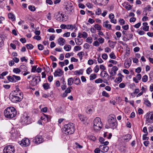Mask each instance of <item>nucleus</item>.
<instances>
[{
    "mask_svg": "<svg viewBox=\"0 0 153 153\" xmlns=\"http://www.w3.org/2000/svg\"><path fill=\"white\" fill-rule=\"evenodd\" d=\"M105 51L106 53H109L111 52V49L108 47L105 48Z\"/></svg>",
    "mask_w": 153,
    "mask_h": 153,
    "instance_id": "0e129e2a",
    "label": "nucleus"
},
{
    "mask_svg": "<svg viewBox=\"0 0 153 153\" xmlns=\"http://www.w3.org/2000/svg\"><path fill=\"white\" fill-rule=\"evenodd\" d=\"M94 72L95 73H97L99 70V68L98 65H96V66L94 68Z\"/></svg>",
    "mask_w": 153,
    "mask_h": 153,
    "instance_id": "c03bdc74",
    "label": "nucleus"
},
{
    "mask_svg": "<svg viewBox=\"0 0 153 153\" xmlns=\"http://www.w3.org/2000/svg\"><path fill=\"white\" fill-rule=\"evenodd\" d=\"M118 68L116 66L113 67L111 69L108 70V72L110 75V76H114L116 75L117 71Z\"/></svg>",
    "mask_w": 153,
    "mask_h": 153,
    "instance_id": "6e6552de",
    "label": "nucleus"
},
{
    "mask_svg": "<svg viewBox=\"0 0 153 153\" xmlns=\"http://www.w3.org/2000/svg\"><path fill=\"white\" fill-rule=\"evenodd\" d=\"M146 121L147 123H153V112H151L146 113Z\"/></svg>",
    "mask_w": 153,
    "mask_h": 153,
    "instance_id": "0eeeda50",
    "label": "nucleus"
},
{
    "mask_svg": "<svg viewBox=\"0 0 153 153\" xmlns=\"http://www.w3.org/2000/svg\"><path fill=\"white\" fill-rule=\"evenodd\" d=\"M13 72L16 74H19L21 71L20 68H14L13 70Z\"/></svg>",
    "mask_w": 153,
    "mask_h": 153,
    "instance_id": "473e14b6",
    "label": "nucleus"
},
{
    "mask_svg": "<svg viewBox=\"0 0 153 153\" xmlns=\"http://www.w3.org/2000/svg\"><path fill=\"white\" fill-rule=\"evenodd\" d=\"M92 72L91 68L90 67H89L87 68L86 70L87 74H90Z\"/></svg>",
    "mask_w": 153,
    "mask_h": 153,
    "instance_id": "052dcab7",
    "label": "nucleus"
},
{
    "mask_svg": "<svg viewBox=\"0 0 153 153\" xmlns=\"http://www.w3.org/2000/svg\"><path fill=\"white\" fill-rule=\"evenodd\" d=\"M109 56L111 59H115L116 58V56H115L113 52H111Z\"/></svg>",
    "mask_w": 153,
    "mask_h": 153,
    "instance_id": "864d4df0",
    "label": "nucleus"
},
{
    "mask_svg": "<svg viewBox=\"0 0 153 153\" xmlns=\"http://www.w3.org/2000/svg\"><path fill=\"white\" fill-rule=\"evenodd\" d=\"M117 123L115 116L114 114H111L108 117V124L105 125L106 128H111L113 129L117 127Z\"/></svg>",
    "mask_w": 153,
    "mask_h": 153,
    "instance_id": "f03ea898",
    "label": "nucleus"
},
{
    "mask_svg": "<svg viewBox=\"0 0 153 153\" xmlns=\"http://www.w3.org/2000/svg\"><path fill=\"white\" fill-rule=\"evenodd\" d=\"M131 65V61H127L124 64V66L126 68H128Z\"/></svg>",
    "mask_w": 153,
    "mask_h": 153,
    "instance_id": "72a5a7b5",
    "label": "nucleus"
},
{
    "mask_svg": "<svg viewBox=\"0 0 153 153\" xmlns=\"http://www.w3.org/2000/svg\"><path fill=\"white\" fill-rule=\"evenodd\" d=\"M84 55V53L82 51L80 52L77 54V56L79 57L80 60L82 59L83 56Z\"/></svg>",
    "mask_w": 153,
    "mask_h": 153,
    "instance_id": "2f4dec72",
    "label": "nucleus"
},
{
    "mask_svg": "<svg viewBox=\"0 0 153 153\" xmlns=\"http://www.w3.org/2000/svg\"><path fill=\"white\" fill-rule=\"evenodd\" d=\"M148 76L146 75H145L142 77V81L143 82H146L148 80Z\"/></svg>",
    "mask_w": 153,
    "mask_h": 153,
    "instance_id": "ea45409f",
    "label": "nucleus"
},
{
    "mask_svg": "<svg viewBox=\"0 0 153 153\" xmlns=\"http://www.w3.org/2000/svg\"><path fill=\"white\" fill-rule=\"evenodd\" d=\"M75 40L76 44L77 45H81L82 43V39L77 38H75Z\"/></svg>",
    "mask_w": 153,
    "mask_h": 153,
    "instance_id": "cd10ccee",
    "label": "nucleus"
},
{
    "mask_svg": "<svg viewBox=\"0 0 153 153\" xmlns=\"http://www.w3.org/2000/svg\"><path fill=\"white\" fill-rule=\"evenodd\" d=\"M94 27L96 29L98 30H100L101 29V26L98 24L95 25Z\"/></svg>",
    "mask_w": 153,
    "mask_h": 153,
    "instance_id": "5fc2aeb1",
    "label": "nucleus"
},
{
    "mask_svg": "<svg viewBox=\"0 0 153 153\" xmlns=\"http://www.w3.org/2000/svg\"><path fill=\"white\" fill-rule=\"evenodd\" d=\"M17 114L16 109L13 107L7 108L4 111V115L7 118H12L15 117Z\"/></svg>",
    "mask_w": 153,
    "mask_h": 153,
    "instance_id": "7ed1b4c3",
    "label": "nucleus"
},
{
    "mask_svg": "<svg viewBox=\"0 0 153 153\" xmlns=\"http://www.w3.org/2000/svg\"><path fill=\"white\" fill-rule=\"evenodd\" d=\"M21 71H23V72L27 71V66L24 65H21L20 66L19 68Z\"/></svg>",
    "mask_w": 153,
    "mask_h": 153,
    "instance_id": "5701e85b",
    "label": "nucleus"
},
{
    "mask_svg": "<svg viewBox=\"0 0 153 153\" xmlns=\"http://www.w3.org/2000/svg\"><path fill=\"white\" fill-rule=\"evenodd\" d=\"M62 15V13H60V12H59L55 14L54 16L55 18L57 21H61V18Z\"/></svg>",
    "mask_w": 153,
    "mask_h": 153,
    "instance_id": "f3484780",
    "label": "nucleus"
},
{
    "mask_svg": "<svg viewBox=\"0 0 153 153\" xmlns=\"http://www.w3.org/2000/svg\"><path fill=\"white\" fill-rule=\"evenodd\" d=\"M74 79L72 77L68 78V85L71 86L73 84Z\"/></svg>",
    "mask_w": 153,
    "mask_h": 153,
    "instance_id": "bb28decb",
    "label": "nucleus"
},
{
    "mask_svg": "<svg viewBox=\"0 0 153 153\" xmlns=\"http://www.w3.org/2000/svg\"><path fill=\"white\" fill-rule=\"evenodd\" d=\"M43 138L42 136L40 135H38L33 140V142L37 144L42 143L43 142Z\"/></svg>",
    "mask_w": 153,
    "mask_h": 153,
    "instance_id": "1a4fd4ad",
    "label": "nucleus"
},
{
    "mask_svg": "<svg viewBox=\"0 0 153 153\" xmlns=\"http://www.w3.org/2000/svg\"><path fill=\"white\" fill-rule=\"evenodd\" d=\"M8 17L9 19H11L12 21H14L15 20V16L12 13H9L8 14Z\"/></svg>",
    "mask_w": 153,
    "mask_h": 153,
    "instance_id": "a878e982",
    "label": "nucleus"
},
{
    "mask_svg": "<svg viewBox=\"0 0 153 153\" xmlns=\"http://www.w3.org/2000/svg\"><path fill=\"white\" fill-rule=\"evenodd\" d=\"M63 72L60 69H58L54 73V76H60L63 74Z\"/></svg>",
    "mask_w": 153,
    "mask_h": 153,
    "instance_id": "4468645a",
    "label": "nucleus"
},
{
    "mask_svg": "<svg viewBox=\"0 0 153 153\" xmlns=\"http://www.w3.org/2000/svg\"><path fill=\"white\" fill-rule=\"evenodd\" d=\"M66 9L69 12L70 14H72L74 12V8L72 5L66 6Z\"/></svg>",
    "mask_w": 153,
    "mask_h": 153,
    "instance_id": "dca6fc26",
    "label": "nucleus"
},
{
    "mask_svg": "<svg viewBox=\"0 0 153 153\" xmlns=\"http://www.w3.org/2000/svg\"><path fill=\"white\" fill-rule=\"evenodd\" d=\"M98 40L100 44H102L104 43L105 39L102 37H100L98 39Z\"/></svg>",
    "mask_w": 153,
    "mask_h": 153,
    "instance_id": "3c124183",
    "label": "nucleus"
},
{
    "mask_svg": "<svg viewBox=\"0 0 153 153\" xmlns=\"http://www.w3.org/2000/svg\"><path fill=\"white\" fill-rule=\"evenodd\" d=\"M103 82V80L102 79L100 78H99L97 79H96L95 81V82L96 83H102Z\"/></svg>",
    "mask_w": 153,
    "mask_h": 153,
    "instance_id": "13d9d810",
    "label": "nucleus"
},
{
    "mask_svg": "<svg viewBox=\"0 0 153 153\" xmlns=\"http://www.w3.org/2000/svg\"><path fill=\"white\" fill-rule=\"evenodd\" d=\"M100 76L105 80L109 79V76L106 71H102L100 74Z\"/></svg>",
    "mask_w": 153,
    "mask_h": 153,
    "instance_id": "9b49d317",
    "label": "nucleus"
},
{
    "mask_svg": "<svg viewBox=\"0 0 153 153\" xmlns=\"http://www.w3.org/2000/svg\"><path fill=\"white\" fill-rule=\"evenodd\" d=\"M86 42L88 43L91 44L93 42L92 38L91 37H88L86 39Z\"/></svg>",
    "mask_w": 153,
    "mask_h": 153,
    "instance_id": "4c0bfd02",
    "label": "nucleus"
},
{
    "mask_svg": "<svg viewBox=\"0 0 153 153\" xmlns=\"http://www.w3.org/2000/svg\"><path fill=\"white\" fill-rule=\"evenodd\" d=\"M66 29H71V30H72L74 29L73 26L72 25H66Z\"/></svg>",
    "mask_w": 153,
    "mask_h": 153,
    "instance_id": "49530a36",
    "label": "nucleus"
},
{
    "mask_svg": "<svg viewBox=\"0 0 153 153\" xmlns=\"http://www.w3.org/2000/svg\"><path fill=\"white\" fill-rule=\"evenodd\" d=\"M101 12V11L100 8H98L97 10V11L95 12V13L96 15H99Z\"/></svg>",
    "mask_w": 153,
    "mask_h": 153,
    "instance_id": "bf43d9fd",
    "label": "nucleus"
},
{
    "mask_svg": "<svg viewBox=\"0 0 153 153\" xmlns=\"http://www.w3.org/2000/svg\"><path fill=\"white\" fill-rule=\"evenodd\" d=\"M28 9L32 11H34L36 10L34 6L31 5L29 6Z\"/></svg>",
    "mask_w": 153,
    "mask_h": 153,
    "instance_id": "8fccbe9b",
    "label": "nucleus"
},
{
    "mask_svg": "<svg viewBox=\"0 0 153 153\" xmlns=\"http://www.w3.org/2000/svg\"><path fill=\"white\" fill-rule=\"evenodd\" d=\"M116 35L118 38H119L121 36V33L120 32H117L116 33Z\"/></svg>",
    "mask_w": 153,
    "mask_h": 153,
    "instance_id": "680f3d73",
    "label": "nucleus"
},
{
    "mask_svg": "<svg viewBox=\"0 0 153 153\" xmlns=\"http://www.w3.org/2000/svg\"><path fill=\"white\" fill-rule=\"evenodd\" d=\"M74 83L76 85H79L80 83V80L79 78L75 77Z\"/></svg>",
    "mask_w": 153,
    "mask_h": 153,
    "instance_id": "c756f323",
    "label": "nucleus"
},
{
    "mask_svg": "<svg viewBox=\"0 0 153 153\" xmlns=\"http://www.w3.org/2000/svg\"><path fill=\"white\" fill-rule=\"evenodd\" d=\"M102 95L107 98L109 97V94L105 91H102Z\"/></svg>",
    "mask_w": 153,
    "mask_h": 153,
    "instance_id": "58836bf2",
    "label": "nucleus"
},
{
    "mask_svg": "<svg viewBox=\"0 0 153 153\" xmlns=\"http://www.w3.org/2000/svg\"><path fill=\"white\" fill-rule=\"evenodd\" d=\"M119 22L120 23V25H123L125 24V20L122 19H120Z\"/></svg>",
    "mask_w": 153,
    "mask_h": 153,
    "instance_id": "37998d69",
    "label": "nucleus"
},
{
    "mask_svg": "<svg viewBox=\"0 0 153 153\" xmlns=\"http://www.w3.org/2000/svg\"><path fill=\"white\" fill-rule=\"evenodd\" d=\"M7 79L10 82H16V81H15V79H14V78L13 76H9L7 77Z\"/></svg>",
    "mask_w": 153,
    "mask_h": 153,
    "instance_id": "c85d7f7f",
    "label": "nucleus"
},
{
    "mask_svg": "<svg viewBox=\"0 0 153 153\" xmlns=\"http://www.w3.org/2000/svg\"><path fill=\"white\" fill-rule=\"evenodd\" d=\"M15 151L14 147L12 145H8L5 147L3 150L4 153H14Z\"/></svg>",
    "mask_w": 153,
    "mask_h": 153,
    "instance_id": "423d86ee",
    "label": "nucleus"
},
{
    "mask_svg": "<svg viewBox=\"0 0 153 153\" xmlns=\"http://www.w3.org/2000/svg\"><path fill=\"white\" fill-rule=\"evenodd\" d=\"M75 130L74 125L71 123L65 125L63 128V131L66 134H72Z\"/></svg>",
    "mask_w": 153,
    "mask_h": 153,
    "instance_id": "20e7f679",
    "label": "nucleus"
},
{
    "mask_svg": "<svg viewBox=\"0 0 153 153\" xmlns=\"http://www.w3.org/2000/svg\"><path fill=\"white\" fill-rule=\"evenodd\" d=\"M88 63L89 65H92L94 63V61L92 59H89L88 61Z\"/></svg>",
    "mask_w": 153,
    "mask_h": 153,
    "instance_id": "774afa93",
    "label": "nucleus"
},
{
    "mask_svg": "<svg viewBox=\"0 0 153 153\" xmlns=\"http://www.w3.org/2000/svg\"><path fill=\"white\" fill-rule=\"evenodd\" d=\"M82 37L84 38H86L88 37L87 33L85 32H83L82 34Z\"/></svg>",
    "mask_w": 153,
    "mask_h": 153,
    "instance_id": "09e8293b",
    "label": "nucleus"
},
{
    "mask_svg": "<svg viewBox=\"0 0 153 153\" xmlns=\"http://www.w3.org/2000/svg\"><path fill=\"white\" fill-rule=\"evenodd\" d=\"M122 28L125 30H127L129 28L128 25L123 26L122 27Z\"/></svg>",
    "mask_w": 153,
    "mask_h": 153,
    "instance_id": "69168bd1",
    "label": "nucleus"
},
{
    "mask_svg": "<svg viewBox=\"0 0 153 153\" xmlns=\"http://www.w3.org/2000/svg\"><path fill=\"white\" fill-rule=\"evenodd\" d=\"M144 104L148 107L151 106V103L147 99H144Z\"/></svg>",
    "mask_w": 153,
    "mask_h": 153,
    "instance_id": "393cba45",
    "label": "nucleus"
},
{
    "mask_svg": "<svg viewBox=\"0 0 153 153\" xmlns=\"http://www.w3.org/2000/svg\"><path fill=\"white\" fill-rule=\"evenodd\" d=\"M122 78L121 76H119L116 79L117 82H120L122 81Z\"/></svg>",
    "mask_w": 153,
    "mask_h": 153,
    "instance_id": "6e6d98bb",
    "label": "nucleus"
},
{
    "mask_svg": "<svg viewBox=\"0 0 153 153\" xmlns=\"http://www.w3.org/2000/svg\"><path fill=\"white\" fill-rule=\"evenodd\" d=\"M9 97L12 102L16 103L22 100L23 97V95L22 93L12 91L10 94Z\"/></svg>",
    "mask_w": 153,
    "mask_h": 153,
    "instance_id": "f257e3e1",
    "label": "nucleus"
},
{
    "mask_svg": "<svg viewBox=\"0 0 153 153\" xmlns=\"http://www.w3.org/2000/svg\"><path fill=\"white\" fill-rule=\"evenodd\" d=\"M50 58L52 60V61H56L57 60V59L54 56H50Z\"/></svg>",
    "mask_w": 153,
    "mask_h": 153,
    "instance_id": "338daca9",
    "label": "nucleus"
},
{
    "mask_svg": "<svg viewBox=\"0 0 153 153\" xmlns=\"http://www.w3.org/2000/svg\"><path fill=\"white\" fill-rule=\"evenodd\" d=\"M43 86L45 90H47L50 88V85L48 83H45L43 84Z\"/></svg>",
    "mask_w": 153,
    "mask_h": 153,
    "instance_id": "f704fd0d",
    "label": "nucleus"
},
{
    "mask_svg": "<svg viewBox=\"0 0 153 153\" xmlns=\"http://www.w3.org/2000/svg\"><path fill=\"white\" fill-rule=\"evenodd\" d=\"M123 4L124 7L127 10H130L131 9V5L129 4L128 2H125Z\"/></svg>",
    "mask_w": 153,
    "mask_h": 153,
    "instance_id": "412c9836",
    "label": "nucleus"
},
{
    "mask_svg": "<svg viewBox=\"0 0 153 153\" xmlns=\"http://www.w3.org/2000/svg\"><path fill=\"white\" fill-rule=\"evenodd\" d=\"M38 47L39 49L41 51L43 50L44 48L43 45L41 44L38 45Z\"/></svg>",
    "mask_w": 153,
    "mask_h": 153,
    "instance_id": "e2e57ef3",
    "label": "nucleus"
},
{
    "mask_svg": "<svg viewBox=\"0 0 153 153\" xmlns=\"http://www.w3.org/2000/svg\"><path fill=\"white\" fill-rule=\"evenodd\" d=\"M41 119L42 120H44L45 122H48L51 119L50 116L43 114V115L41 117Z\"/></svg>",
    "mask_w": 153,
    "mask_h": 153,
    "instance_id": "ddd939ff",
    "label": "nucleus"
},
{
    "mask_svg": "<svg viewBox=\"0 0 153 153\" xmlns=\"http://www.w3.org/2000/svg\"><path fill=\"white\" fill-rule=\"evenodd\" d=\"M131 136L130 134H128L123 137V139L126 142L129 141L131 139Z\"/></svg>",
    "mask_w": 153,
    "mask_h": 153,
    "instance_id": "6ab92c4d",
    "label": "nucleus"
},
{
    "mask_svg": "<svg viewBox=\"0 0 153 153\" xmlns=\"http://www.w3.org/2000/svg\"><path fill=\"white\" fill-rule=\"evenodd\" d=\"M38 80H39V82L41 80L40 76H36L34 78H33L32 80V85L33 86H35L37 84V81Z\"/></svg>",
    "mask_w": 153,
    "mask_h": 153,
    "instance_id": "f8f14e48",
    "label": "nucleus"
},
{
    "mask_svg": "<svg viewBox=\"0 0 153 153\" xmlns=\"http://www.w3.org/2000/svg\"><path fill=\"white\" fill-rule=\"evenodd\" d=\"M30 144V141L28 139L25 138L21 141L20 144L22 146H27Z\"/></svg>",
    "mask_w": 153,
    "mask_h": 153,
    "instance_id": "9d476101",
    "label": "nucleus"
},
{
    "mask_svg": "<svg viewBox=\"0 0 153 153\" xmlns=\"http://www.w3.org/2000/svg\"><path fill=\"white\" fill-rule=\"evenodd\" d=\"M148 24L147 22H144L143 23V29L144 30L146 31H149V26H148Z\"/></svg>",
    "mask_w": 153,
    "mask_h": 153,
    "instance_id": "aec40b11",
    "label": "nucleus"
},
{
    "mask_svg": "<svg viewBox=\"0 0 153 153\" xmlns=\"http://www.w3.org/2000/svg\"><path fill=\"white\" fill-rule=\"evenodd\" d=\"M16 82L21 79V78L19 76H16L15 75H13Z\"/></svg>",
    "mask_w": 153,
    "mask_h": 153,
    "instance_id": "79ce46f5",
    "label": "nucleus"
},
{
    "mask_svg": "<svg viewBox=\"0 0 153 153\" xmlns=\"http://www.w3.org/2000/svg\"><path fill=\"white\" fill-rule=\"evenodd\" d=\"M64 49L66 51H69L71 49V46L69 45H66L64 47Z\"/></svg>",
    "mask_w": 153,
    "mask_h": 153,
    "instance_id": "b1692460",
    "label": "nucleus"
},
{
    "mask_svg": "<svg viewBox=\"0 0 153 153\" xmlns=\"http://www.w3.org/2000/svg\"><path fill=\"white\" fill-rule=\"evenodd\" d=\"M65 39L62 37L59 38L58 40V43L60 46H63L65 44Z\"/></svg>",
    "mask_w": 153,
    "mask_h": 153,
    "instance_id": "a211bd4d",
    "label": "nucleus"
},
{
    "mask_svg": "<svg viewBox=\"0 0 153 153\" xmlns=\"http://www.w3.org/2000/svg\"><path fill=\"white\" fill-rule=\"evenodd\" d=\"M26 47L27 49H32L33 48V45L30 44H28L26 45Z\"/></svg>",
    "mask_w": 153,
    "mask_h": 153,
    "instance_id": "a18cd8bd",
    "label": "nucleus"
},
{
    "mask_svg": "<svg viewBox=\"0 0 153 153\" xmlns=\"http://www.w3.org/2000/svg\"><path fill=\"white\" fill-rule=\"evenodd\" d=\"M67 20V17L64 14L62 13V15L61 16V21H65Z\"/></svg>",
    "mask_w": 153,
    "mask_h": 153,
    "instance_id": "c9c22d12",
    "label": "nucleus"
},
{
    "mask_svg": "<svg viewBox=\"0 0 153 153\" xmlns=\"http://www.w3.org/2000/svg\"><path fill=\"white\" fill-rule=\"evenodd\" d=\"M99 148L100 149L101 152H107L108 150L109 149L108 147V146L104 145H100V146Z\"/></svg>",
    "mask_w": 153,
    "mask_h": 153,
    "instance_id": "2eb2a0df",
    "label": "nucleus"
},
{
    "mask_svg": "<svg viewBox=\"0 0 153 153\" xmlns=\"http://www.w3.org/2000/svg\"><path fill=\"white\" fill-rule=\"evenodd\" d=\"M81 49V47L80 46H75L74 48V51H78Z\"/></svg>",
    "mask_w": 153,
    "mask_h": 153,
    "instance_id": "4d7b16f0",
    "label": "nucleus"
},
{
    "mask_svg": "<svg viewBox=\"0 0 153 153\" xmlns=\"http://www.w3.org/2000/svg\"><path fill=\"white\" fill-rule=\"evenodd\" d=\"M78 116L81 121H85V118L81 114H79Z\"/></svg>",
    "mask_w": 153,
    "mask_h": 153,
    "instance_id": "a19ab883",
    "label": "nucleus"
},
{
    "mask_svg": "<svg viewBox=\"0 0 153 153\" xmlns=\"http://www.w3.org/2000/svg\"><path fill=\"white\" fill-rule=\"evenodd\" d=\"M83 70L82 69L77 70L74 72V74L78 75H82L83 74Z\"/></svg>",
    "mask_w": 153,
    "mask_h": 153,
    "instance_id": "4be33fe9",
    "label": "nucleus"
},
{
    "mask_svg": "<svg viewBox=\"0 0 153 153\" xmlns=\"http://www.w3.org/2000/svg\"><path fill=\"white\" fill-rule=\"evenodd\" d=\"M93 128L95 130H100L102 126L101 119L99 117H96L95 119L93 122Z\"/></svg>",
    "mask_w": 153,
    "mask_h": 153,
    "instance_id": "39448f33",
    "label": "nucleus"
},
{
    "mask_svg": "<svg viewBox=\"0 0 153 153\" xmlns=\"http://www.w3.org/2000/svg\"><path fill=\"white\" fill-rule=\"evenodd\" d=\"M97 77V74H91L90 76V80H92L96 78Z\"/></svg>",
    "mask_w": 153,
    "mask_h": 153,
    "instance_id": "7c9ffc66",
    "label": "nucleus"
},
{
    "mask_svg": "<svg viewBox=\"0 0 153 153\" xmlns=\"http://www.w3.org/2000/svg\"><path fill=\"white\" fill-rule=\"evenodd\" d=\"M103 26L109 30H111V24L103 25Z\"/></svg>",
    "mask_w": 153,
    "mask_h": 153,
    "instance_id": "e433bc0d",
    "label": "nucleus"
},
{
    "mask_svg": "<svg viewBox=\"0 0 153 153\" xmlns=\"http://www.w3.org/2000/svg\"><path fill=\"white\" fill-rule=\"evenodd\" d=\"M93 45L95 46H98L100 45V44L99 42L97 41H96L94 42Z\"/></svg>",
    "mask_w": 153,
    "mask_h": 153,
    "instance_id": "603ef678",
    "label": "nucleus"
},
{
    "mask_svg": "<svg viewBox=\"0 0 153 153\" xmlns=\"http://www.w3.org/2000/svg\"><path fill=\"white\" fill-rule=\"evenodd\" d=\"M102 58L104 60H106L108 57V56L106 53H103L102 54Z\"/></svg>",
    "mask_w": 153,
    "mask_h": 153,
    "instance_id": "de8ad7c7",
    "label": "nucleus"
}]
</instances>
